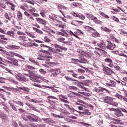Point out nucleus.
I'll use <instances>...</instances> for the list:
<instances>
[{
  "label": "nucleus",
  "mask_w": 127,
  "mask_h": 127,
  "mask_svg": "<svg viewBox=\"0 0 127 127\" xmlns=\"http://www.w3.org/2000/svg\"><path fill=\"white\" fill-rule=\"evenodd\" d=\"M4 16L5 18H6V19H8V20H10V17L8 16V14L7 13H5Z\"/></svg>",
  "instance_id": "nucleus-46"
},
{
  "label": "nucleus",
  "mask_w": 127,
  "mask_h": 127,
  "mask_svg": "<svg viewBox=\"0 0 127 127\" xmlns=\"http://www.w3.org/2000/svg\"><path fill=\"white\" fill-rule=\"evenodd\" d=\"M115 115L118 118H121V117H123V116H124V115L122 113V111H121L119 108H117L116 109Z\"/></svg>",
  "instance_id": "nucleus-10"
},
{
  "label": "nucleus",
  "mask_w": 127,
  "mask_h": 127,
  "mask_svg": "<svg viewBox=\"0 0 127 127\" xmlns=\"http://www.w3.org/2000/svg\"><path fill=\"white\" fill-rule=\"evenodd\" d=\"M51 115L53 117H54V118H56V119H57V118H58V119H62V117H61V116H60L59 115H57L56 114H54V113H52L51 114Z\"/></svg>",
  "instance_id": "nucleus-35"
},
{
  "label": "nucleus",
  "mask_w": 127,
  "mask_h": 127,
  "mask_svg": "<svg viewBox=\"0 0 127 127\" xmlns=\"http://www.w3.org/2000/svg\"><path fill=\"white\" fill-rule=\"evenodd\" d=\"M112 121L115 122V124L116 125H124V123H122V121L119 120L118 119L113 118V119H112Z\"/></svg>",
  "instance_id": "nucleus-23"
},
{
  "label": "nucleus",
  "mask_w": 127,
  "mask_h": 127,
  "mask_svg": "<svg viewBox=\"0 0 127 127\" xmlns=\"http://www.w3.org/2000/svg\"><path fill=\"white\" fill-rule=\"evenodd\" d=\"M48 65H49V66H51V67H52V65H56V63L50 62L48 63Z\"/></svg>",
  "instance_id": "nucleus-48"
},
{
  "label": "nucleus",
  "mask_w": 127,
  "mask_h": 127,
  "mask_svg": "<svg viewBox=\"0 0 127 127\" xmlns=\"http://www.w3.org/2000/svg\"><path fill=\"white\" fill-rule=\"evenodd\" d=\"M48 48V50L49 51H51V52H53V53H56L57 55L63 57L64 54H63V51H62V50L59 49L58 48L54 49L50 47H49Z\"/></svg>",
  "instance_id": "nucleus-4"
},
{
  "label": "nucleus",
  "mask_w": 127,
  "mask_h": 127,
  "mask_svg": "<svg viewBox=\"0 0 127 127\" xmlns=\"http://www.w3.org/2000/svg\"><path fill=\"white\" fill-rule=\"evenodd\" d=\"M0 118L4 123H6L8 121V118L6 116L1 115Z\"/></svg>",
  "instance_id": "nucleus-25"
},
{
  "label": "nucleus",
  "mask_w": 127,
  "mask_h": 127,
  "mask_svg": "<svg viewBox=\"0 0 127 127\" xmlns=\"http://www.w3.org/2000/svg\"><path fill=\"white\" fill-rule=\"evenodd\" d=\"M105 62H107V63H113V61L112 59L109 58V59H106L105 60Z\"/></svg>",
  "instance_id": "nucleus-40"
},
{
  "label": "nucleus",
  "mask_w": 127,
  "mask_h": 127,
  "mask_svg": "<svg viewBox=\"0 0 127 127\" xmlns=\"http://www.w3.org/2000/svg\"><path fill=\"white\" fill-rule=\"evenodd\" d=\"M95 91H96V92H97V93H99V92H104V91L109 92V90H108V89L104 88L103 87H99V88H96L95 89Z\"/></svg>",
  "instance_id": "nucleus-14"
},
{
  "label": "nucleus",
  "mask_w": 127,
  "mask_h": 127,
  "mask_svg": "<svg viewBox=\"0 0 127 127\" xmlns=\"http://www.w3.org/2000/svg\"><path fill=\"white\" fill-rule=\"evenodd\" d=\"M28 69H30V70H34L35 68L31 65H28L27 66Z\"/></svg>",
  "instance_id": "nucleus-54"
},
{
  "label": "nucleus",
  "mask_w": 127,
  "mask_h": 127,
  "mask_svg": "<svg viewBox=\"0 0 127 127\" xmlns=\"http://www.w3.org/2000/svg\"><path fill=\"white\" fill-rule=\"evenodd\" d=\"M78 31L79 32H78V31L74 32V34H75V35H80V33H82V34H84V32H82L81 30H78Z\"/></svg>",
  "instance_id": "nucleus-39"
},
{
  "label": "nucleus",
  "mask_w": 127,
  "mask_h": 127,
  "mask_svg": "<svg viewBox=\"0 0 127 127\" xmlns=\"http://www.w3.org/2000/svg\"><path fill=\"white\" fill-rule=\"evenodd\" d=\"M64 40H65V38H62V37H60L58 39V41H59L60 42L63 43V41H64Z\"/></svg>",
  "instance_id": "nucleus-43"
},
{
  "label": "nucleus",
  "mask_w": 127,
  "mask_h": 127,
  "mask_svg": "<svg viewBox=\"0 0 127 127\" xmlns=\"http://www.w3.org/2000/svg\"><path fill=\"white\" fill-rule=\"evenodd\" d=\"M81 55H83L84 56H85V57H87V58H91L92 56H91V54L88 52H85L84 51H82L81 52Z\"/></svg>",
  "instance_id": "nucleus-12"
},
{
  "label": "nucleus",
  "mask_w": 127,
  "mask_h": 127,
  "mask_svg": "<svg viewBox=\"0 0 127 127\" xmlns=\"http://www.w3.org/2000/svg\"><path fill=\"white\" fill-rule=\"evenodd\" d=\"M18 89H20L21 90H23V91H26V92H28L30 89L27 87H18Z\"/></svg>",
  "instance_id": "nucleus-29"
},
{
  "label": "nucleus",
  "mask_w": 127,
  "mask_h": 127,
  "mask_svg": "<svg viewBox=\"0 0 127 127\" xmlns=\"http://www.w3.org/2000/svg\"><path fill=\"white\" fill-rule=\"evenodd\" d=\"M13 102L14 103V104H16V105H19V106L23 107V103L20 101H14V100H13Z\"/></svg>",
  "instance_id": "nucleus-34"
},
{
  "label": "nucleus",
  "mask_w": 127,
  "mask_h": 127,
  "mask_svg": "<svg viewBox=\"0 0 127 127\" xmlns=\"http://www.w3.org/2000/svg\"><path fill=\"white\" fill-rule=\"evenodd\" d=\"M61 101H62V102H63L64 103H65L66 104H70L69 101H68L67 100H66L64 99H62Z\"/></svg>",
  "instance_id": "nucleus-55"
},
{
  "label": "nucleus",
  "mask_w": 127,
  "mask_h": 127,
  "mask_svg": "<svg viewBox=\"0 0 127 127\" xmlns=\"http://www.w3.org/2000/svg\"><path fill=\"white\" fill-rule=\"evenodd\" d=\"M116 82L113 80H110V83H107L106 85L111 88V87H115V86H116Z\"/></svg>",
  "instance_id": "nucleus-18"
},
{
  "label": "nucleus",
  "mask_w": 127,
  "mask_h": 127,
  "mask_svg": "<svg viewBox=\"0 0 127 127\" xmlns=\"http://www.w3.org/2000/svg\"><path fill=\"white\" fill-rule=\"evenodd\" d=\"M77 79H79V80H83L84 79H85V76L81 75L77 77Z\"/></svg>",
  "instance_id": "nucleus-59"
},
{
  "label": "nucleus",
  "mask_w": 127,
  "mask_h": 127,
  "mask_svg": "<svg viewBox=\"0 0 127 127\" xmlns=\"http://www.w3.org/2000/svg\"><path fill=\"white\" fill-rule=\"evenodd\" d=\"M19 38H21L24 41H26V37L24 36H19Z\"/></svg>",
  "instance_id": "nucleus-44"
},
{
  "label": "nucleus",
  "mask_w": 127,
  "mask_h": 127,
  "mask_svg": "<svg viewBox=\"0 0 127 127\" xmlns=\"http://www.w3.org/2000/svg\"><path fill=\"white\" fill-rule=\"evenodd\" d=\"M48 99H50V100H57V101H58V98H57L55 96H48Z\"/></svg>",
  "instance_id": "nucleus-36"
},
{
  "label": "nucleus",
  "mask_w": 127,
  "mask_h": 127,
  "mask_svg": "<svg viewBox=\"0 0 127 127\" xmlns=\"http://www.w3.org/2000/svg\"><path fill=\"white\" fill-rule=\"evenodd\" d=\"M30 126L31 127H38V126H37V125H36L34 124H30Z\"/></svg>",
  "instance_id": "nucleus-64"
},
{
  "label": "nucleus",
  "mask_w": 127,
  "mask_h": 127,
  "mask_svg": "<svg viewBox=\"0 0 127 127\" xmlns=\"http://www.w3.org/2000/svg\"><path fill=\"white\" fill-rule=\"evenodd\" d=\"M29 61L33 63V64H35V65H37V66H39V63L37 62H35V60H34V59L29 58Z\"/></svg>",
  "instance_id": "nucleus-20"
},
{
  "label": "nucleus",
  "mask_w": 127,
  "mask_h": 127,
  "mask_svg": "<svg viewBox=\"0 0 127 127\" xmlns=\"http://www.w3.org/2000/svg\"><path fill=\"white\" fill-rule=\"evenodd\" d=\"M37 59H38V60H41V61H47V60H48L47 59H44L41 57H38Z\"/></svg>",
  "instance_id": "nucleus-41"
},
{
  "label": "nucleus",
  "mask_w": 127,
  "mask_h": 127,
  "mask_svg": "<svg viewBox=\"0 0 127 127\" xmlns=\"http://www.w3.org/2000/svg\"><path fill=\"white\" fill-rule=\"evenodd\" d=\"M81 114L82 115H84L85 116H91V115H92V113L89 112V110H85L84 112H81Z\"/></svg>",
  "instance_id": "nucleus-21"
},
{
  "label": "nucleus",
  "mask_w": 127,
  "mask_h": 127,
  "mask_svg": "<svg viewBox=\"0 0 127 127\" xmlns=\"http://www.w3.org/2000/svg\"><path fill=\"white\" fill-rule=\"evenodd\" d=\"M58 8L59 10V11H60V12H61V13H62V14L64 15V16L65 17V15H64V13L63 12V11H62L61 10V9H62V8H63V5H61V4H59L58 6Z\"/></svg>",
  "instance_id": "nucleus-27"
},
{
  "label": "nucleus",
  "mask_w": 127,
  "mask_h": 127,
  "mask_svg": "<svg viewBox=\"0 0 127 127\" xmlns=\"http://www.w3.org/2000/svg\"><path fill=\"white\" fill-rule=\"evenodd\" d=\"M115 97H116V98H118V99H119V100H123L124 99V97H123V96L119 94H116Z\"/></svg>",
  "instance_id": "nucleus-37"
},
{
  "label": "nucleus",
  "mask_w": 127,
  "mask_h": 127,
  "mask_svg": "<svg viewBox=\"0 0 127 127\" xmlns=\"http://www.w3.org/2000/svg\"><path fill=\"white\" fill-rule=\"evenodd\" d=\"M79 61H80V63L83 64H86V63H89V60L83 57L79 58Z\"/></svg>",
  "instance_id": "nucleus-13"
},
{
  "label": "nucleus",
  "mask_w": 127,
  "mask_h": 127,
  "mask_svg": "<svg viewBox=\"0 0 127 127\" xmlns=\"http://www.w3.org/2000/svg\"><path fill=\"white\" fill-rule=\"evenodd\" d=\"M64 78L66 79L67 81H77V80L74 79V78H73L72 77L70 78L67 76H64Z\"/></svg>",
  "instance_id": "nucleus-31"
},
{
  "label": "nucleus",
  "mask_w": 127,
  "mask_h": 127,
  "mask_svg": "<svg viewBox=\"0 0 127 127\" xmlns=\"http://www.w3.org/2000/svg\"><path fill=\"white\" fill-rule=\"evenodd\" d=\"M36 19L37 21H39L40 23H41V24H43V25H46V21L44 20V19H41L40 18H36Z\"/></svg>",
  "instance_id": "nucleus-15"
},
{
  "label": "nucleus",
  "mask_w": 127,
  "mask_h": 127,
  "mask_svg": "<svg viewBox=\"0 0 127 127\" xmlns=\"http://www.w3.org/2000/svg\"><path fill=\"white\" fill-rule=\"evenodd\" d=\"M27 44L29 47H33V43L29 42Z\"/></svg>",
  "instance_id": "nucleus-60"
},
{
  "label": "nucleus",
  "mask_w": 127,
  "mask_h": 127,
  "mask_svg": "<svg viewBox=\"0 0 127 127\" xmlns=\"http://www.w3.org/2000/svg\"><path fill=\"white\" fill-rule=\"evenodd\" d=\"M33 30H35V31H36V32H37L38 33H40V34H42L43 33V31L36 28L33 27Z\"/></svg>",
  "instance_id": "nucleus-30"
},
{
  "label": "nucleus",
  "mask_w": 127,
  "mask_h": 127,
  "mask_svg": "<svg viewBox=\"0 0 127 127\" xmlns=\"http://www.w3.org/2000/svg\"><path fill=\"white\" fill-rule=\"evenodd\" d=\"M10 64L14 65V66H18V61L17 60L14 59L12 62H10Z\"/></svg>",
  "instance_id": "nucleus-22"
},
{
  "label": "nucleus",
  "mask_w": 127,
  "mask_h": 127,
  "mask_svg": "<svg viewBox=\"0 0 127 127\" xmlns=\"http://www.w3.org/2000/svg\"><path fill=\"white\" fill-rule=\"evenodd\" d=\"M28 11H29L30 12V13L32 14V13H34L33 12H35V10L33 9H28Z\"/></svg>",
  "instance_id": "nucleus-58"
},
{
  "label": "nucleus",
  "mask_w": 127,
  "mask_h": 127,
  "mask_svg": "<svg viewBox=\"0 0 127 127\" xmlns=\"http://www.w3.org/2000/svg\"><path fill=\"white\" fill-rule=\"evenodd\" d=\"M10 107L12 108V110L15 111V112H17V109L16 108V107H15V105L12 103H9Z\"/></svg>",
  "instance_id": "nucleus-28"
},
{
  "label": "nucleus",
  "mask_w": 127,
  "mask_h": 127,
  "mask_svg": "<svg viewBox=\"0 0 127 127\" xmlns=\"http://www.w3.org/2000/svg\"><path fill=\"white\" fill-rule=\"evenodd\" d=\"M69 89H72L73 90H77V87L74 86H70Z\"/></svg>",
  "instance_id": "nucleus-62"
},
{
  "label": "nucleus",
  "mask_w": 127,
  "mask_h": 127,
  "mask_svg": "<svg viewBox=\"0 0 127 127\" xmlns=\"http://www.w3.org/2000/svg\"><path fill=\"white\" fill-rule=\"evenodd\" d=\"M27 118L28 119L29 121L32 123H33L34 122L35 123H38V122H41V121L43 120L44 122H45L46 124H54V121L50 118H42L41 119L40 118L38 117V116L34 114H31V116L29 115L27 116Z\"/></svg>",
  "instance_id": "nucleus-1"
},
{
  "label": "nucleus",
  "mask_w": 127,
  "mask_h": 127,
  "mask_svg": "<svg viewBox=\"0 0 127 127\" xmlns=\"http://www.w3.org/2000/svg\"><path fill=\"white\" fill-rule=\"evenodd\" d=\"M86 17H87V18H91L92 17V16H93V14H91L90 13H86Z\"/></svg>",
  "instance_id": "nucleus-52"
},
{
  "label": "nucleus",
  "mask_w": 127,
  "mask_h": 127,
  "mask_svg": "<svg viewBox=\"0 0 127 127\" xmlns=\"http://www.w3.org/2000/svg\"><path fill=\"white\" fill-rule=\"evenodd\" d=\"M14 55H15V56H17V57H19V58H21V59H23V60H25V58H24V57L17 53H14Z\"/></svg>",
  "instance_id": "nucleus-32"
},
{
  "label": "nucleus",
  "mask_w": 127,
  "mask_h": 127,
  "mask_svg": "<svg viewBox=\"0 0 127 127\" xmlns=\"http://www.w3.org/2000/svg\"><path fill=\"white\" fill-rule=\"evenodd\" d=\"M39 71L40 73H42L43 74H46V71L44 70V69L42 68H40Z\"/></svg>",
  "instance_id": "nucleus-51"
},
{
  "label": "nucleus",
  "mask_w": 127,
  "mask_h": 127,
  "mask_svg": "<svg viewBox=\"0 0 127 127\" xmlns=\"http://www.w3.org/2000/svg\"><path fill=\"white\" fill-rule=\"evenodd\" d=\"M113 20H114V21H116V22H120V20L116 17H114Z\"/></svg>",
  "instance_id": "nucleus-57"
},
{
  "label": "nucleus",
  "mask_w": 127,
  "mask_h": 127,
  "mask_svg": "<svg viewBox=\"0 0 127 127\" xmlns=\"http://www.w3.org/2000/svg\"><path fill=\"white\" fill-rule=\"evenodd\" d=\"M0 96L2 99H3L4 101H6V99L4 98V95L2 94H0Z\"/></svg>",
  "instance_id": "nucleus-63"
},
{
  "label": "nucleus",
  "mask_w": 127,
  "mask_h": 127,
  "mask_svg": "<svg viewBox=\"0 0 127 127\" xmlns=\"http://www.w3.org/2000/svg\"><path fill=\"white\" fill-rule=\"evenodd\" d=\"M63 43H64V44H66V45H72V42L70 41L63 42Z\"/></svg>",
  "instance_id": "nucleus-47"
},
{
  "label": "nucleus",
  "mask_w": 127,
  "mask_h": 127,
  "mask_svg": "<svg viewBox=\"0 0 127 127\" xmlns=\"http://www.w3.org/2000/svg\"><path fill=\"white\" fill-rule=\"evenodd\" d=\"M17 34H18V35H23V36H24L25 35V34L24 33H23V32H20V31H17Z\"/></svg>",
  "instance_id": "nucleus-50"
},
{
  "label": "nucleus",
  "mask_w": 127,
  "mask_h": 127,
  "mask_svg": "<svg viewBox=\"0 0 127 127\" xmlns=\"http://www.w3.org/2000/svg\"><path fill=\"white\" fill-rule=\"evenodd\" d=\"M49 18H50V19H52V20L57 21L58 22H59L60 21L59 20L56 19V18L54 17L53 15L52 16L50 15H49Z\"/></svg>",
  "instance_id": "nucleus-33"
},
{
  "label": "nucleus",
  "mask_w": 127,
  "mask_h": 127,
  "mask_svg": "<svg viewBox=\"0 0 127 127\" xmlns=\"http://www.w3.org/2000/svg\"><path fill=\"white\" fill-rule=\"evenodd\" d=\"M72 14L73 15V16L78 17V18H80V19H82V20H84L85 19V15L82 14H79L78 13H75V12H72Z\"/></svg>",
  "instance_id": "nucleus-8"
},
{
  "label": "nucleus",
  "mask_w": 127,
  "mask_h": 127,
  "mask_svg": "<svg viewBox=\"0 0 127 127\" xmlns=\"http://www.w3.org/2000/svg\"><path fill=\"white\" fill-rule=\"evenodd\" d=\"M114 68L117 70V71H121V67L119 65H116L114 66Z\"/></svg>",
  "instance_id": "nucleus-53"
},
{
  "label": "nucleus",
  "mask_w": 127,
  "mask_h": 127,
  "mask_svg": "<svg viewBox=\"0 0 127 127\" xmlns=\"http://www.w3.org/2000/svg\"><path fill=\"white\" fill-rule=\"evenodd\" d=\"M73 62H75V63H80V60L72 59Z\"/></svg>",
  "instance_id": "nucleus-49"
},
{
  "label": "nucleus",
  "mask_w": 127,
  "mask_h": 127,
  "mask_svg": "<svg viewBox=\"0 0 127 127\" xmlns=\"http://www.w3.org/2000/svg\"><path fill=\"white\" fill-rule=\"evenodd\" d=\"M17 17L18 19L19 20H21V19H22V13H21L20 11H18V13H17Z\"/></svg>",
  "instance_id": "nucleus-24"
},
{
  "label": "nucleus",
  "mask_w": 127,
  "mask_h": 127,
  "mask_svg": "<svg viewBox=\"0 0 127 127\" xmlns=\"http://www.w3.org/2000/svg\"><path fill=\"white\" fill-rule=\"evenodd\" d=\"M102 30H103L104 31H105V32H111V29L106 27H101Z\"/></svg>",
  "instance_id": "nucleus-26"
},
{
  "label": "nucleus",
  "mask_w": 127,
  "mask_h": 127,
  "mask_svg": "<svg viewBox=\"0 0 127 127\" xmlns=\"http://www.w3.org/2000/svg\"><path fill=\"white\" fill-rule=\"evenodd\" d=\"M105 102L107 104L111 105L113 107H118V106H119V104H118L117 102L114 101V100L111 97H107L105 99Z\"/></svg>",
  "instance_id": "nucleus-5"
},
{
  "label": "nucleus",
  "mask_w": 127,
  "mask_h": 127,
  "mask_svg": "<svg viewBox=\"0 0 127 127\" xmlns=\"http://www.w3.org/2000/svg\"><path fill=\"white\" fill-rule=\"evenodd\" d=\"M92 36H93V37H96L97 36H99V33L97 32H94L92 34Z\"/></svg>",
  "instance_id": "nucleus-42"
},
{
  "label": "nucleus",
  "mask_w": 127,
  "mask_h": 127,
  "mask_svg": "<svg viewBox=\"0 0 127 127\" xmlns=\"http://www.w3.org/2000/svg\"><path fill=\"white\" fill-rule=\"evenodd\" d=\"M15 77L17 80H19L20 82L25 81V76H23L22 74H15Z\"/></svg>",
  "instance_id": "nucleus-7"
},
{
  "label": "nucleus",
  "mask_w": 127,
  "mask_h": 127,
  "mask_svg": "<svg viewBox=\"0 0 127 127\" xmlns=\"http://www.w3.org/2000/svg\"><path fill=\"white\" fill-rule=\"evenodd\" d=\"M77 86L79 87V88H81V89H84V90H85V91H87V92L88 91H89L86 87H84V83L82 82L79 81L78 83Z\"/></svg>",
  "instance_id": "nucleus-16"
},
{
  "label": "nucleus",
  "mask_w": 127,
  "mask_h": 127,
  "mask_svg": "<svg viewBox=\"0 0 127 127\" xmlns=\"http://www.w3.org/2000/svg\"><path fill=\"white\" fill-rule=\"evenodd\" d=\"M78 71L79 73H85V70H84L82 68L78 69Z\"/></svg>",
  "instance_id": "nucleus-56"
},
{
  "label": "nucleus",
  "mask_w": 127,
  "mask_h": 127,
  "mask_svg": "<svg viewBox=\"0 0 127 127\" xmlns=\"http://www.w3.org/2000/svg\"><path fill=\"white\" fill-rule=\"evenodd\" d=\"M54 46L55 47V48H58V49H60V50H64V51H67V48L65 47H63L62 46H60L57 44H55L54 45Z\"/></svg>",
  "instance_id": "nucleus-9"
},
{
  "label": "nucleus",
  "mask_w": 127,
  "mask_h": 127,
  "mask_svg": "<svg viewBox=\"0 0 127 127\" xmlns=\"http://www.w3.org/2000/svg\"><path fill=\"white\" fill-rule=\"evenodd\" d=\"M44 41H45V42H50L51 40L50 39H49V38L46 37V36L45 37L44 39Z\"/></svg>",
  "instance_id": "nucleus-45"
},
{
  "label": "nucleus",
  "mask_w": 127,
  "mask_h": 127,
  "mask_svg": "<svg viewBox=\"0 0 127 127\" xmlns=\"http://www.w3.org/2000/svg\"><path fill=\"white\" fill-rule=\"evenodd\" d=\"M103 71L105 72L107 75H112L113 73H115L112 69L109 68L108 66H104L103 68Z\"/></svg>",
  "instance_id": "nucleus-6"
},
{
  "label": "nucleus",
  "mask_w": 127,
  "mask_h": 127,
  "mask_svg": "<svg viewBox=\"0 0 127 127\" xmlns=\"http://www.w3.org/2000/svg\"><path fill=\"white\" fill-rule=\"evenodd\" d=\"M98 46L102 49H110V50H113L115 47L116 45L114 44L110 40H107L106 42L103 43H100L97 44Z\"/></svg>",
  "instance_id": "nucleus-2"
},
{
  "label": "nucleus",
  "mask_w": 127,
  "mask_h": 127,
  "mask_svg": "<svg viewBox=\"0 0 127 127\" xmlns=\"http://www.w3.org/2000/svg\"><path fill=\"white\" fill-rule=\"evenodd\" d=\"M0 32L3 33V34H5V33H6V32L4 31V30L2 28H0Z\"/></svg>",
  "instance_id": "nucleus-61"
},
{
  "label": "nucleus",
  "mask_w": 127,
  "mask_h": 127,
  "mask_svg": "<svg viewBox=\"0 0 127 127\" xmlns=\"http://www.w3.org/2000/svg\"><path fill=\"white\" fill-rule=\"evenodd\" d=\"M29 77H30V79L33 81V82H35L36 83H41V80L44 81V82H48V80L42 78L40 77L39 76H37V75L33 72H31L29 74Z\"/></svg>",
  "instance_id": "nucleus-3"
},
{
  "label": "nucleus",
  "mask_w": 127,
  "mask_h": 127,
  "mask_svg": "<svg viewBox=\"0 0 127 127\" xmlns=\"http://www.w3.org/2000/svg\"><path fill=\"white\" fill-rule=\"evenodd\" d=\"M80 23H83V22L77 20H74L71 22V24H72V25H75V26H78Z\"/></svg>",
  "instance_id": "nucleus-19"
},
{
  "label": "nucleus",
  "mask_w": 127,
  "mask_h": 127,
  "mask_svg": "<svg viewBox=\"0 0 127 127\" xmlns=\"http://www.w3.org/2000/svg\"><path fill=\"white\" fill-rule=\"evenodd\" d=\"M10 48H13L14 49H19V46H15L14 45H12L10 46Z\"/></svg>",
  "instance_id": "nucleus-38"
},
{
  "label": "nucleus",
  "mask_w": 127,
  "mask_h": 127,
  "mask_svg": "<svg viewBox=\"0 0 127 127\" xmlns=\"http://www.w3.org/2000/svg\"><path fill=\"white\" fill-rule=\"evenodd\" d=\"M50 72H51V73H52V74L54 76V77H57V75H58L57 69H51L50 70Z\"/></svg>",
  "instance_id": "nucleus-17"
},
{
  "label": "nucleus",
  "mask_w": 127,
  "mask_h": 127,
  "mask_svg": "<svg viewBox=\"0 0 127 127\" xmlns=\"http://www.w3.org/2000/svg\"><path fill=\"white\" fill-rule=\"evenodd\" d=\"M5 34L6 35H9L11 37H13V38H14V37L15 36V34L13 31H8L7 32H6Z\"/></svg>",
  "instance_id": "nucleus-11"
}]
</instances>
